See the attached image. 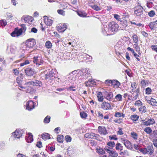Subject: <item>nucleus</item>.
Returning <instances> with one entry per match:
<instances>
[{"instance_id":"obj_29","label":"nucleus","mask_w":157,"mask_h":157,"mask_svg":"<svg viewBox=\"0 0 157 157\" xmlns=\"http://www.w3.org/2000/svg\"><path fill=\"white\" fill-rule=\"evenodd\" d=\"M63 135H59L57 137V141L59 143H62L63 142Z\"/></svg>"},{"instance_id":"obj_58","label":"nucleus","mask_w":157,"mask_h":157,"mask_svg":"<svg viewBox=\"0 0 157 157\" xmlns=\"http://www.w3.org/2000/svg\"><path fill=\"white\" fill-rule=\"evenodd\" d=\"M29 63V61L28 60H26L24 62L21 63L20 64V66L21 67H22L25 65H26Z\"/></svg>"},{"instance_id":"obj_18","label":"nucleus","mask_w":157,"mask_h":157,"mask_svg":"<svg viewBox=\"0 0 157 157\" xmlns=\"http://www.w3.org/2000/svg\"><path fill=\"white\" fill-rule=\"evenodd\" d=\"M96 134L93 133H86L85 135V137L86 138L91 139H96Z\"/></svg>"},{"instance_id":"obj_61","label":"nucleus","mask_w":157,"mask_h":157,"mask_svg":"<svg viewBox=\"0 0 157 157\" xmlns=\"http://www.w3.org/2000/svg\"><path fill=\"white\" fill-rule=\"evenodd\" d=\"M114 116L116 117H121V113L119 112H116Z\"/></svg>"},{"instance_id":"obj_37","label":"nucleus","mask_w":157,"mask_h":157,"mask_svg":"<svg viewBox=\"0 0 157 157\" xmlns=\"http://www.w3.org/2000/svg\"><path fill=\"white\" fill-rule=\"evenodd\" d=\"M104 149L109 154H110V153L112 152V151L113 150L112 148L109 146H105Z\"/></svg>"},{"instance_id":"obj_20","label":"nucleus","mask_w":157,"mask_h":157,"mask_svg":"<svg viewBox=\"0 0 157 157\" xmlns=\"http://www.w3.org/2000/svg\"><path fill=\"white\" fill-rule=\"evenodd\" d=\"M127 50L128 51H130L133 54V56L135 57L137 60H140V59L138 58V57H139V56L135 52L134 50L133 49L130 48L129 47H128L127 48Z\"/></svg>"},{"instance_id":"obj_50","label":"nucleus","mask_w":157,"mask_h":157,"mask_svg":"<svg viewBox=\"0 0 157 157\" xmlns=\"http://www.w3.org/2000/svg\"><path fill=\"white\" fill-rule=\"evenodd\" d=\"M82 71L84 73L88 75L90 74L89 69L87 68L82 69Z\"/></svg>"},{"instance_id":"obj_40","label":"nucleus","mask_w":157,"mask_h":157,"mask_svg":"<svg viewBox=\"0 0 157 157\" xmlns=\"http://www.w3.org/2000/svg\"><path fill=\"white\" fill-rule=\"evenodd\" d=\"M142 103L140 100H138L136 101L134 103V105L136 106L139 107L142 105Z\"/></svg>"},{"instance_id":"obj_9","label":"nucleus","mask_w":157,"mask_h":157,"mask_svg":"<svg viewBox=\"0 0 157 157\" xmlns=\"http://www.w3.org/2000/svg\"><path fill=\"white\" fill-rule=\"evenodd\" d=\"M22 32V28L19 29H15L14 31L11 33V35L13 37L18 36L21 35Z\"/></svg>"},{"instance_id":"obj_14","label":"nucleus","mask_w":157,"mask_h":157,"mask_svg":"<svg viewBox=\"0 0 157 157\" xmlns=\"http://www.w3.org/2000/svg\"><path fill=\"white\" fill-rule=\"evenodd\" d=\"M67 29V25L65 24H61L57 27V29L59 32H63Z\"/></svg>"},{"instance_id":"obj_60","label":"nucleus","mask_w":157,"mask_h":157,"mask_svg":"<svg viewBox=\"0 0 157 157\" xmlns=\"http://www.w3.org/2000/svg\"><path fill=\"white\" fill-rule=\"evenodd\" d=\"M80 115L82 118H85L87 116L86 113L84 112L80 113Z\"/></svg>"},{"instance_id":"obj_1","label":"nucleus","mask_w":157,"mask_h":157,"mask_svg":"<svg viewBox=\"0 0 157 157\" xmlns=\"http://www.w3.org/2000/svg\"><path fill=\"white\" fill-rule=\"evenodd\" d=\"M109 28V32L112 33L117 32L119 26L116 22L112 21L109 22L108 24Z\"/></svg>"},{"instance_id":"obj_23","label":"nucleus","mask_w":157,"mask_h":157,"mask_svg":"<svg viewBox=\"0 0 157 157\" xmlns=\"http://www.w3.org/2000/svg\"><path fill=\"white\" fill-rule=\"evenodd\" d=\"M86 85H90L91 86L92 85H94L95 84V81L93 79H89V80L85 83Z\"/></svg>"},{"instance_id":"obj_38","label":"nucleus","mask_w":157,"mask_h":157,"mask_svg":"<svg viewBox=\"0 0 157 157\" xmlns=\"http://www.w3.org/2000/svg\"><path fill=\"white\" fill-rule=\"evenodd\" d=\"M51 117L49 116H47L44 120V123H48L50 121Z\"/></svg>"},{"instance_id":"obj_21","label":"nucleus","mask_w":157,"mask_h":157,"mask_svg":"<svg viewBox=\"0 0 157 157\" xmlns=\"http://www.w3.org/2000/svg\"><path fill=\"white\" fill-rule=\"evenodd\" d=\"M147 154L150 155H152L154 152L153 147L151 146H149L147 147Z\"/></svg>"},{"instance_id":"obj_55","label":"nucleus","mask_w":157,"mask_h":157,"mask_svg":"<svg viewBox=\"0 0 157 157\" xmlns=\"http://www.w3.org/2000/svg\"><path fill=\"white\" fill-rule=\"evenodd\" d=\"M114 17L117 21H120L121 20V17L120 16L117 14H114Z\"/></svg>"},{"instance_id":"obj_15","label":"nucleus","mask_w":157,"mask_h":157,"mask_svg":"<svg viewBox=\"0 0 157 157\" xmlns=\"http://www.w3.org/2000/svg\"><path fill=\"white\" fill-rule=\"evenodd\" d=\"M33 59L34 63L36 64L37 66L41 65V63H42L40 58V57L37 56L34 57Z\"/></svg>"},{"instance_id":"obj_47","label":"nucleus","mask_w":157,"mask_h":157,"mask_svg":"<svg viewBox=\"0 0 157 157\" xmlns=\"http://www.w3.org/2000/svg\"><path fill=\"white\" fill-rule=\"evenodd\" d=\"M147 147L146 148H140L139 151L144 154H147Z\"/></svg>"},{"instance_id":"obj_22","label":"nucleus","mask_w":157,"mask_h":157,"mask_svg":"<svg viewBox=\"0 0 157 157\" xmlns=\"http://www.w3.org/2000/svg\"><path fill=\"white\" fill-rule=\"evenodd\" d=\"M97 97L99 101L102 102L103 101L104 98L101 92H98L97 94Z\"/></svg>"},{"instance_id":"obj_59","label":"nucleus","mask_w":157,"mask_h":157,"mask_svg":"<svg viewBox=\"0 0 157 157\" xmlns=\"http://www.w3.org/2000/svg\"><path fill=\"white\" fill-rule=\"evenodd\" d=\"M116 135H113V136H109V138L110 140H117V138L116 137Z\"/></svg>"},{"instance_id":"obj_19","label":"nucleus","mask_w":157,"mask_h":157,"mask_svg":"<svg viewBox=\"0 0 157 157\" xmlns=\"http://www.w3.org/2000/svg\"><path fill=\"white\" fill-rule=\"evenodd\" d=\"M147 102L148 103L150 104L151 105L154 106H157V102L155 99L151 98L150 100H147Z\"/></svg>"},{"instance_id":"obj_51","label":"nucleus","mask_w":157,"mask_h":157,"mask_svg":"<svg viewBox=\"0 0 157 157\" xmlns=\"http://www.w3.org/2000/svg\"><path fill=\"white\" fill-rule=\"evenodd\" d=\"M131 135L132 137L134 139L136 140L137 138V135L135 132H132L131 133Z\"/></svg>"},{"instance_id":"obj_54","label":"nucleus","mask_w":157,"mask_h":157,"mask_svg":"<svg viewBox=\"0 0 157 157\" xmlns=\"http://www.w3.org/2000/svg\"><path fill=\"white\" fill-rule=\"evenodd\" d=\"M134 45L135 46V48H136V51L137 52H140V48L138 46V43H135Z\"/></svg>"},{"instance_id":"obj_30","label":"nucleus","mask_w":157,"mask_h":157,"mask_svg":"<svg viewBox=\"0 0 157 157\" xmlns=\"http://www.w3.org/2000/svg\"><path fill=\"white\" fill-rule=\"evenodd\" d=\"M46 48H50L52 46V44L49 41H47L45 44Z\"/></svg>"},{"instance_id":"obj_4","label":"nucleus","mask_w":157,"mask_h":157,"mask_svg":"<svg viewBox=\"0 0 157 157\" xmlns=\"http://www.w3.org/2000/svg\"><path fill=\"white\" fill-rule=\"evenodd\" d=\"M24 131L21 129H17L12 133V136L16 138H20L22 136Z\"/></svg>"},{"instance_id":"obj_49","label":"nucleus","mask_w":157,"mask_h":157,"mask_svg":"<svg viewBox=\"0 0 157 157\" xmlns=\"http://www.w3.org/2000/svg\"><path fill=\"white\" fill-rule=\"evenodd\" d=\"M65 140L67 142H70L71 141V138L68 135H67L65 136Z\"/></svg>"},{"instance_id":"obj_39","label":"nucleus","mask_w":157,"mask_h":157,"mask_svg":"<svg viewBox=\"0 0 157 157\" xmlns=\"http://www.w3.org/2000/svg\"><path fill=\"white\" fill-rule=\"evenodd\" d=\"M139 117V116L136 115H132L131 117V119L132 121H137L138 120Z\"/></svg>"},{"instance_id":"obj_5","label":"nucleus","mask_w":157,"mask_h":157,"mask_svg":"<svg viewBox=\"0 0 157 157\" xmlns=\"http://www.w3.org/2000/svg\"><path fill=\"white\" fill-rule=\"evenodd\" d=\"M104 97L107 100L110 101L113 97V94L111 92L104 91L103 92Z\"/></svg>"},{"instance_id":"obj_42","label":"nucleus","mask_w":157,"mask_h":157,"mask_svg":"<svg viewBox=\"0 0 157 157\" xmlns=\"http://www.w3.org/2000/svg\"><path fill=\"white\" fill-rule=\"evenodd\" d=\"M144 131L146 132L147 134H150L151 133L152 131L151 129L149 127H147L145 128L144 129Z\"/></svg>"},{"instance_id":"obj_34","label":"nucleus","mask_w":157,"mask_h":157,"mask_svg":"<svg viewBox=\"0 0 157 157\" xmlns=\"http://www.w3.org/2000/svg\"><path fill=\"white\" fill-rule=\"evenodd\" d=\"M115 99L117 101H121L122 100V96L121 94H118L116 95L115 97Z\"/></svg>"},{"instance_id":"obj_7","label":"nucleus","mask_w":157,"mask_h":157,"mask_svg":"<svg viewBox=\"0 0 157 157\" xmlns=\"http://www.w3.org/2000/svg\"><path fill=\"white\" fill-rule=\"evenodd\" d=\"M26 85L40 86H42V83L41 82L38 80H36L34 82L33 81H30L26 82Z\"/></svg>"},{"instance_id":"obj_2","label":"nucleus","mask_w":157,"mask_h":157,"mask_svg":"<svg viewBox=\"0 0 157 157\" xmlns=\"http://www.w3.org/2000/svg\"><path fill=\"white\" fill-rule=\"evenodd\" d=\"M143 12V9L141 6L137 5L135 7L134 13L137 16H141Z\"/></svg>"},{"instance_id":"obj_43","label":"nucleus","mask_w":157,"mask_h":157,"mask_svg":"<svg viewBox=\"0 0 157 157\" xmlns=\"http://www.w3.org/2000/svg\"><path fill=\"white\" fill-rule=\"evenodd\" d=\"M90 6L92 8L96 11H99L101 10V8L97 5H91Z\"/></svg>"},{"instance_id":"obj_8","label":"nucleus","mask_w":157,"mask_h":157,"mask_svg":"<svg viewBox=\"0 0 157 157\" xmlns=\"http://www.w3.org/2000/svg\"><path fill=\"white\" fill-rule=\"evenodd\" d=\"M26 107V109L29 111L31 110L34 108V102L31 100L27 102Z\"/></svg>"},{"instance_id":"obj_48","label":"nucleus","mask_w":157,"mask_h":157,"mask_svg":"<svg viewBox=\"0 0 157 157\" xmlns=\"http://www.w3.org/2000/svg\"><path fill=\"white\" fill-rule=\"evenodd\" d=\"M110 154L111 157H117L118 155L117 153L115 151H113V150L112 151V152L110 153Z\"/></svg>"},{"instance_id":"obj_35","label":"nucleus","mask_w":157,"mask_h":157,"mask_svg":"<svg viewBox=\"0 0 157 157\" xmlns=\"http://www.w3.org/2000/svg\"><path fill=\"white\" fill-rule=\"evenodd\" d=\"M121 24L123 26V29H125L126 27L127 26V21L126 20H121Z\"/></svg>"},{"instance_id":"obj_64","label":"nucleus","mask_w":157,"mask_h":157,"mask_svg":"<svg viewBox=\"0 0 157 157\" xmlns=\"http://www.w3.org/2000/svg\"><path fill=\"white\" fill-rule=\"evenodd\" d=\"M21 28H22V32H25L26 30V27L25 26V25L24 24H22L21 25Z\"/></svg>"},{"instance_id":"obj_16","label":"nucleus","mask_w":157,"mask_h":157,"mask_svg":"<svg viewBox=\"0 0 157 157\" xmlns=\"http://www.w3.org/2000/svg\"><path fill=\"white\" fill-rule=\"evenodd\" d=\"M137 85L136 82H132L131 84V93L133 94L134 93L136 92V87Z\"/></svg>"},{"instance_id":"obj_57","label":"nucleus","mask_w":157,"mask_h":157,"mask_svg":"<svg viewBox=\"0 0 157 157\" xmlns=\"http://www.w3.org/2000/svg\"><path fill=\"white\" fill-rule=\"evenodd\" d=\"M97 152L101 154H103L105 153V151L104 150L101 148H100L97 150Z\"/></svg>"},{"instance_id":"obj_36","label":"nucleus","mask_w":157,"mask_h":157,"mask_svg":"<svg viewBox=\"0 0 157 157\" xmlns=\"http://www.w3.org/2000/svg\"><path fill=\"white\" fill-rule=\"evenodd\" d=\"M105 33H106L107 35L113 34V33H112L111 32H109V28L108 25L104 29Z\"/></svg>"},{"instance_id":"obj_13","label":"nucleus","mask_w":157,"mask_h":157,"mask_svg":"<svg viewBox=\"0 0 157 157\" xmlns=\"http://www.w3.org/2000/svg\"><path fill=\"white\" fill-rule=\"evenodd\" d=\"M155 121L153 118H150L147 121L143 123L144 125L146 126H149L155 123Z\"/></svg>"},{"instance_id":"obj_10","label":"nucleus","mask_w":157,"mask_h":157,"mask_svg":"<svg viewBox=\"0 0 157 157\" xmlns=\"http://www.w3.org/2000/svg\"><path fill=\"white\" fill-rule=\"evenodd\" d=\"M98 132L101 135H106L108 132L105 127L99 126L98 128Z\"/></svg>"},{"instance_id":"obj_32","label":"nucleus","mask_w":157,"mask_h":157,"mask_svg":"<svg viewBox=\"0 0 157 157\" xmlns=\"http://www.w3.org/2000/svg\"><path fill=\"white\" fill-rule=\"evenodd\" d=\"M5 64V61L3 59L1 58L0 59V72L2 70V67H3V65H4Z\"/></svg>"},{"instance_id":"obj_45","label":"nucleus","mask_w":157,"mask_h":157,"mask_svg":"<svg viewBox=\"0 0 157 157\" xmlns=\"http://www.w3.org/2000/svg\"><path fill=\"white\" fill-rule=\"evenodd\" d=\"M0 24L2 26H5L7 24V22L6 20H0Z\"/></svg>"},{"instance_id":"obj_46","label":"nucleus","mask_w":157,"mask_h":157,"mask_svg":"<svg viewBox=\"0 0 157 157\" xmlns=\"http://www.w3.org/2000/svg\"><path fill=\"white\" fill-rule=\"evenodd\" d=\"M115 144L114 141H109L107 143V145L112 148L115 146Z\"/></svg>"},{"instance_id":"obj_31","label":"nucleus","mask_w":157,"mask_h":157,"mask_svg":"<svg viewBox=\"0 0 157 157\" xmlns=\"http://www.w3.org/2000/svg\"><path fill=\"white\" fill-rule=\"evenodd\" d=\"M139 110L140 112L142 113H145L146 112L147 109L145 106H142L139 108Z\"/></svg>"},{"instance_id":"obj_26","label":"nucleus","mask_w":157,"mask_h":157,"mask_svg":"<svg viewBox=\"0 0 157 157\" xmlns=\"http://www.w3.org/2000/svg\"><path fill=\"white\" fill-rule=\"evenodd\" d=\"M42 139L44 140H46L47 139H50V137L48 133H45L42 135Z\"/></svg>"},{"instance_id":"obj_53","label":"nucleus","mask_w":157,"mask_h":157,"mask_svg":"<svg viewBox=\"0 0 157 157\" xmlns=\"http://www.w3.org/2000/svg\"><path fill=\"white\" fill-rule=\"evenodd\" d=\"M98 116L99 117V119H102L103 118L104 116L102 113L101 112L98 111Z\"/></svg>"},{"instance_id":"obj_11","label":"nucleus","mask_w":157,"mask_h":157,"mask_svg":"<svg viewBox=\"0 0 157 157\" xmlns=\"http://www.w3.org/2000/svg\"><path fill=\"white\" fill-rule=\"evenodd\" d=\"M111 105L109 103L104 102L101 104V108L105 110L109 109H111Z\"/></svg>"},{"instance_id":"obj_17","label":"nucleus","mask_w":157,"mask_h":157,"mask_svg":"<svg viewBox=\"0 0 157 157\" xmlns=\"http://www.w3.org/2000/svg\"><path fill=\"white\" fill-rule=\"evenodd\" d=\"M123 143L126 147L128 149H131L132 148V145L130 142L127 140L123 141Z\"/></svg>"},{"instance_id":"obj_44","label":"nucleus","mask_w":157,"mask_h":157,"mask_svg":"<svg viewBox=\"0 0 157 157\" xmlns=\"http://www.w3.org/2000/svg\"><path fill=\"white\" fill-rule=\"evenodd\" d=\"M155 12L154 10H151L148 13V15L150 17H153L155 15Z\"/></svg>"},{"instance_id":"obj_27","label":"nucleus","mask_w":157,"mask_h":157,"mask_svg":"<svg viewBox=\"0 0 157 157\" xmlns=\"http://www.w3.org/2000/svg\"><path fill=\"white\" fill-rule=\"evenodd\" d=\"M136 93V95L133 97V98L132 99V100H136L138 97L139 95V94L140 93V88L139 87L138 88L136 89V92H135Z\"/></svg>"},{"instance_id":"obj_12","label":"nucleus","mask_w":157,"mask_h":157,"mask_svg":"<svg viewBox=\"0 0 157 157\" xmlns=\"http://www.w3.org/2000/svg\"><path fill=\"white\" fill-rule=\"evenodd\" d=\"M25 71L26 75L28 76H32L34 74V71L33 69L30 67L26 68Z\"/></svg>"},{"instance_id":"obj_63","label":"nucleus","mask_w":157,"mask_h":157,"mask_svg":"<svg viewBox=\"0 0 157 157\" xmlns=\"http://www.w3.org/2000/svg\"><path fill=\"white\" fill-rule=\"evenodd\" d=\"M151 47L152 49L155 51L157 52V45H152L151 46Z\"/></svg>"},{"instance_id":"obj_3","label":"nucleus","mask_w":157,"mask_h":157,"mask_svg":"<svg viewBox=\"0 0 157 157\" xmlns=\"http://www.w3.org/2000/svg\"><path fill=\"white\" fill-rule=\"evenodd\" d=\"M36 44V42L34 39L28 40L25 43L26 49L29 50V48H33Z\"/></svg>"},{"instance_id":"obj_33","label":"nucleus","mask_w":157,"mask_h":157,"mask_svg":"<svg viewBox=\"0 0 157 157\" xmlns=\"http://www.w3.org/2000/svg\"><path fill=\"white\" fill-rule=\"evenodd\" d=\"M116 149L117 150H120L121 151L123 150V147L121 144L117 143L116 145Z\"/></svg>"},{"instance_id":"obj_25","label":"nucleus","mask_w":157,"mask_h":157,"mask_svg":"<svg viewBox=\"0 0 157 157\" xmlns=\"http://www.w3.org/2000/svg\"><path fill=\"white\" fill-rule=\"evenodd\" d=\"M155 21L151 22L149 24V26L151 30L155 29Z\"/></svg>"},{"instance_id":"obj_41","label":"nucleus","mask_w":157,"mask_h":157,"mask_svg":"<svg viewBox=\"0 0 157 157\" xmlns=\"http://www.w3.org/2000/svg\"><path fill=\"white\" fill-rule=\"evenodd\" d=\"M132 38L133 39L134 42L135 43H138V38L137 36L135 34H133L132 36Z\"/></svg>"},{"instance_id":"obj_6","label":"nucleus","mask_w":157,"mask_h":157,"mask_svg":"<svg viewBox=\"0 0 157 157\" xmlns=\"http://www.w3.org/2000/svg\"><path fill=\"white\" fill-rule=\"evenodd\" d=\"M26 83L24 84V86H20L19 87L23 89V90L28 93H31L33 91V88L30 86L31 85H26Z\"/></svg>"},{"instance_id":"obj_28","label":"nucleus","mask_w":157,"mask_h":157,"mask_svg":"<svg viewBox=\"0 0 157 157\" xmlns=\"http://www.w3.org/2000/svg\"><path fill=\"white\" fill-rule=\"evenodd\" d=\"M33 136L31 133H30L28 137L26 139L28 143H31L33 141Z\"/></svg>"},{"instance_id":"obj_52","label":"nucleus","mask_w":157,"mask_h":157,"mask_svg":"<svg viewBox=\"0 0 157 157\" xmlns=\"http://www.w3.org/2000/svg\"><path fill=\"white\" fill-rule=\"evenodd\" d=\"M152 92L151 89L149 87H147L146 89V93L148 94H151Z\"/></svg>"},{"instance_id":"obj_56","label":"nucleus","mask_w":157,"mask_h":157,"mask_svg":"<svg viewBox=\"0 0 157 157\" xmlns=\"http://www.w3.org/2000/svg\"><path fill=\"white\" fill-rule=\"evenodd\" d=\"M57 12L59 14L63 16L65 14V11L62 10H57Z\"/></svg>"},{"instance_id":"obj_62","label":"nucleus","mask_w":157,"mask_h":157,"mask_svg":"<svg viewBox=\"0 0 157 157\" xmlns=\"http://www.w3.org/2000/svg\"><path fill=\"white\" fill-rule=\"evenodd\" d=\"M52 21L51 19H49L47 20L46 22L45 23L48 25H52Z\"/></svg>"},{"instance_id":"obj_24","label":"nucleus","mask_w":157,"mask_h":157,"mask_svg":"<svg viewBox=\"0 0 157 157\" xmlns=\"http://www.w3.org/2000/svg\"><path fill=\"white\" fill-rule=\"evenodd\" d=\"M112 85H113L116 88H118L121 85V84L118 81L113 80Z\"/></svg>"}]
</instances>
